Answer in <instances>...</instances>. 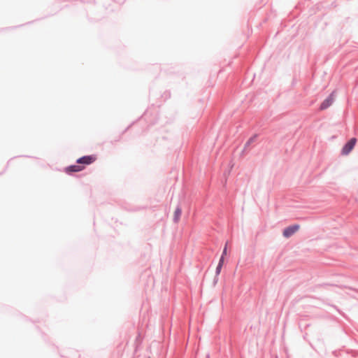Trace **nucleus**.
<instances>
[{
  "label": "nucleus",
  "mask_w": 358,
  "mask_h": 358,
  "mask_svg": "<svg viewBox=\"0 0 358 358\" xmlns=\"http://www.w3.org/2000/svg\"><path fill=\"white\" fill-rule=\"evenodd\" d=\"M357 142V139L355 138H351L343 148L341 153L343 155H348L354 148Z\"/></svg>",
  "instance_id": "nucleus-1"
},
{
  "label": "nucleus",
  "mask_w": 358,
  "mask_h": 358,
  "mask_svg": "<svg viewBox=\"0 0 358 358\" xmlns=\"http://www.w3.org/2000/svg\"><path fill=\"white\" fill-rule=\"evenodd\" d=\"M300 229V226L299 224H294L292 226H289L285 228L283 231V236L285 238H289L295 234Z\"/></svg>",
  "instance_id": "nucleus-2"
},
{
  "label": "nucleus",
  "mask_w": 358,
  "mask_h": 358,
  "mask_svg": "<svg viewBox=\"0 0 358 358\" xmlns=\"http://www.w3.org/2000/svg\"><path fill=\"white\" fill-rule=\"evenodd\" d=\"M95 159H96V157L92 155L84 156L83 157L79 158L77 160V163L79 164L80 165L85 166V165L91 164L92 163H93L95 161Z\"/></svg>",
  "instance_id": "nucleus-3"
},
{
  "label": "nucleus",
  "mask_w": 358,
  "mask_h": 358,
  "mask_svg": "<svg viewBox=\"0 0 358 358\" xmlns=\"http://www.w3.org/2000/svg\"><path fill=\"white\" fill-rule=\"evenodd\" d=\"M85 168L84 166L82 165H72L69 166L67 168H66V173H71V172H78L82 170H83Z\"/></svg>",
  "instance_id": "nucleus-4"
},
{
  "label": "nucleus",
  "mask_w": 358,
  "mask_h": 358,
  "mask_svg": "<svg viewBox=\"0 0 358 358\" xmlns=\"http://www.w3.org/2000/svg\"><path fill=\"white\" fill-rule=\"evenodd\" d=\"M334 101V98L332 96H329L327 99H326L320 105V110H324L329 107Z\"/></svg>",
  "instance_id": "nucleus-5"
},
{
  "label": "nucleus",
  "mask_w": 358,
  "mask_h": 358,
  "mask_svg": "<svg viewBox=\"0 0 358 358\" xmlns=\"http://www.w3.org/2000/svg\"><path fill=\"white\" fill-rule=\"evenodd\" d=\"M181 213H182V211H181L180 208H179V207L176 208V209L175 210V212H174V215H173V220H174L175 222L177 223L180 220Z\"/></svg>",
  "instance_id": "nucleus-6"
},
{
  "label": "nucleus",
  "mask_w": 358,
  "mask_h": 358,
  "mask_svg": "<svg viewBox=\"0 0 358 358\" xmlns=\"http://www.w3.org/2000/svg\"><path fill=\"white\" fill-rule=\"evenodd\" d=\"M222 266L221 265H217V268H216V273L217 274H219L220 273V271H221V268H222Z\"/></svg>",
  "instance_id": "nucleus-7"
},
{
  "label": "nucleus",
  "mask_w": 358,
  "mask_h": 358,
  "mask_svg": "<svg viewBox=\"0 0 358 358\" xmlns=\"http://www.w3.org/2000/svg\"><path fill=\"white\" fill-rule=\"evenodd\" d=\"M224 257H223V255H222V257H221V258H220V259L219 261V264H218L219 265H221V266L223 265V264H224Z\"/></svg>",
  "instance_id": "nucleus-8"
},
{
  "label": "nucleus",
  "mask_w": 358,
  "mask_h": 358,
  "mask_svg": "<svg viewBox=\"0 0 358 358\" xmlns=\"http://www.w3.org/2000/svg\"><path fill=\"white\" fill-rule=\"evenodd\" d=\"M224 257H223V255H222V257H221V258H220V259L219 261V264H218L219 265H221V266L223 265V264H224Z\"/></svg>",
  "instance_id": "nucleus-9"
},
{
  "label": "nucleus",
  "mask_w": 358,
  "mask_h": 358,
  "mask_svg": "<svg viewBox=\"0 0 358 358\" xmlns=\"http://www.w3.org/2000/svg\"><path fill=\"white\" fill-rule=\"evenodd\" d=\"M227 245H226L223 250L222 255H223V257H224L225 255H227Z\"/></svg>",
  "instance_id": "nucleus-10"
},
{
  "label": "nucleus",
  "mask_w": 358,
  "mask_h": 358,
  "mask_svg": "<svg viewBox=\"0 0 358 358\" xmlns=\"http://www.w3.org/2000/svg\"><path fill=\"white\" fill-rule=\"evenodd\" d=\"M148 358H150V357H148Z\"/></svg>",
  "instance_id": "nucleus-11"
}]
</instances>
